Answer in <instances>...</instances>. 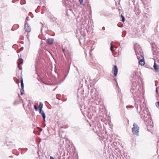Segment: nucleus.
Instances as JSON below:
<instances>
[{
  "mask_svg": "<svg viewBox=\"0 0 159 159\" xmlns=\"http://www.w3.org/2000/svg\"><path fill=\"white\" fill-rule=\"evenodd\" d=\"M135 105L137 111L139 112L141 118L145 122L148 120V117L151 118L149 116L148 109L144 107L143 103H142L141 102L139 103H137V104Z\"/></svg>",
  "mask_w": 159,
  "mask_h": 159,
  "instance_id": "f257e3e1",
  "label": "nucleus"
},
{
  "mask_svg": "<svg viewBox=\"0 0 159 159\" xmlns=\"http://www.w3.org/2000/svg\"><path fill=\"white\" fill-rule=\"evenodd\" d=\"M139 86L138 83L136 82H134L132 84V85L130 90L132 94L134 95V98L135 100V105L137 104V103H139L141 101L140 100V98L138 96V95L140 93Z\"/></svg>",
  "mask_w": 159,
  "mask_h": 159,
  "instance_id": "f03ea898",
  "label": "nucleus"
},
{
  "mask_svg": "<svg viewBox=\"0 0 159 159\" xmlns=\"http://www.w3.org/2000/svg\"><path fill=\"white\" fill-rule=\"evenodd\" d=\"M134 49L139 64L142 66H143L145 64V62L144 57L142 55V53L140 52L139 53L138 50L136 49L135 48H134Z\"/></svg>",
  "mask_w": 159,
  "mask_h": 159,
  "instance_id": "7ed1b4c3",
  "label": "nucleus"
},
{
  "mask_svg": "<svg viewBox=\"0 0 159 159\" xmlns=\"http://www.w3.org/2000/svg\"><path fill=\"white\" fill-rule=\"evenodd\" d=\"M148 122L147 121V120L145 122H146V124L148 131H150L153 128V123L151 118H148Z\"/></svg>",
  "mask_w": 159,
  "mask_h": 159,
  "instance_id": "20e7f679",
  "label": "nucleus"
},
{
  "mask_svg": "<svg viewBox=\"0 0 159 159\" xmlns=\"http://www.w3.org/2000/svg\"><path fill=\"white\" fill-rule=\"evenodd\" d=\"M148 122L147 121V120L145 122H146V124L148 131H150L153 128V123L151 118H148Z\"/></svg>",
  "mask_w": 159,
  "mask_h": 159,
  "instance_id": "39448f33",
  "label": "nucleus"
},
{
  "mask_svg": "<svg viewBox=\"0 0 159 159\" xmlns=\"http://www.w3.org/2000/svg\"><path fill=\"white\" fill-rule=\"evenodd\" d=\"M133 127L132 128V132L134 134L137 135H139V127L135 123H134L133 125Z\"/></svg>",
  "mask_w": 159,
  "mask_h": 159,
  "instance_id": "423d86ee",
  "label": "nucleus"
},
{
  "mask_svg": "<svg viewBox=\"0 0 159 159\" xmlns=\"http://www.w3.org/2000/svg\"><path fill=\"white\" fill-rule=\"evenodd\" d=\"M24 29L26 31L30 32L31 31V28L29 25L27 24L26 22L25 21V25Z\"/></svg>",
  "mask_w": 159,
  "mask_h": 159,
  "instance_id": "0eeeda50",
  "label": "nucleus"
},
{
  "mask_svg": "<svg viewBox=\"0 0 159 159\" xmlns=\"http://www.w3.org/2000/svg\"><path fill=\"white\" fill-rule=\"evenodd\" d=\"M54 39H53L49 38L45 39L46 43L48 44L51 45L53 43Z\"/></svg>",
  "mask_w": 159,
  "mask_h": 159,
  "instance_id": "6e6552de",
  "label": "nucleus"
},
{
  "mask_svg": "<svg viewBox=\"0 0 159 159\" xmlns=\"http://www.w3.org/2000/svg\"><path fill=\"white\" fill-rule=\"evenodd\" d=\"M113 71L114 72V74L115 76H116L118 73V69L116 65H114V68L113 70Z\"/></svg>",
  "mask_w": 159,
  "mask_h": 159,
  "instance_id": "1a4fd4ad",
  "label": "nucleus"
},
{
  "mask_svg": "<svg viewBox=\"0 0 159 159\" xmlns=\"http://www.w3.org/2000/svg\"><path fill=\"white\" fill-rule=\"evenodd\" d=\"M39 113L42 115V116L43 117V121L44 122H45V117H46L45 113H44V111L42 110H41V111H39Z\"/></svg>",
  "mask_w": 159,
  "mask_h": 159,
  "instance_id": "9d476101",
  "label": "nucleus"
},
{
  "mask_svg": "<svg viewBox=\"0 0 159 159\" xmlns=\"http://www.w3.org/2000/svg\"><path fill=\"white\" fill-rule=\"evenodd\" d=\"M154 68L156 71L158 72L159 71L158 66L157 65L155 62H154Z\"/></svg>",
  "mask_w": 159,
  "mask_h": 159,
  "instance_id": "9b49d317",
  "label": "nucleus"
},
{
  "mask_svg": "<svg viewBox=\"0 0 159 159\" xmlns=\"http://www.w3.org/2000/svg\"><path fill=\"white\" fill-rule=\"evenodd\" d=\"M23 59H19L18 60V67H19L20 65L22 64L23 63Z\"/></svg>",
  "mask_w": 159,
  "mask_h": 159,
  "instance_id": "f8f14e48",
  "label": "nucleus"
},
{
  "mask_svg": "<svg viewBox=\"0 0 159 159\" xmlns=\"http://www.w3.org/2000/svg\"><path fill=\"white\" fill-rule=\"evenodd\" d=\"M43 104L41 103V102H40L39 103V109L40 111H41L42 110V109L43 108Z\"/></svg>",
  "mask_w": 159,
  "mask_h": 159,
  "instance_id": "ddd939ff",
  "label": "nucleus"
},
{
  "mask_svg": "<svg viewBox=\"0 0 159 159\" xmlns=\"http://www.w3.org/2000/svg\"><path fill=\"white\" fill-rule=\"evenodd\" d=\"M21 87L22 89V90L24 91V83L23 82V80L22 78L21 80Z\"/></svg>",
  "mask_w": 159,
  "mask_h": 159,
  "instance_id": "4468645a",
  "label": "nucleus"
},
{
  "mask_svg": "<svg viewBox=\"0 0 159 159\" xmlns=\"http://www.w3.org/2000/svg\"><path fill=\"white\" fill-rule=\"evenodd\" d=\"M115 2L116 6L119 7L120 5V0H116Z\"/></svg>",
  "mask_w": 159,
  "mask_h": 159,
  "instance_id": "2eb2a0df",
  "label": "nucleus"
},
{
  "mask_svg": "<svg viewBox=\"0 0 159 159\" xmlns=\"http://www.w3.org/2000/svg\"><path fill=\"white\" fill-rule=\"evenodd\" d=\"M112 43L113 42H112L111 43L110 50L112 52H113L114 50H113V47L112 44Z\"/></svg>",
  "mask_w": 159,
  "mask_h": 159,
  "instance_id": "dca6fc26",
  "label": "nucleus"
},
{
  "mask_svg": "<svg viewBox=\"0 0 159 159\" xmlns=\"http://www.w3.org/2000/svg\"><path fill=\"white\" fill-rule=\"evenodd\" d=\"M121 17L122 18V21L123 22H124L125 21V18L124 17L122 14L121 15Z\"/></svg>",
  "mask_w": 159,
  "mask_h": 159,
  "instance_id": "f3484780",
  "label": "nucleus"
},
{
  "mask_svg": "<svg viewBox=\"0 0 159 159\" xmlns=\"http://www.w3.org/2000/svg\"><path fill=\"white\" fill-rule=\"evenodd\" d=\"M156 107L158 109L159 108V102H157L155 103Z\"/></svg>",
  "mask_w": 159,
  "mask_h": 159,
  "instance_id": "a211bd4d",
  "label": "nucleus"
},
{
  "mask_svg": "<svg viewBox=\"0 0 159 159\" xmlns=\"http://www.w3.org/2000/svg\"><path fill=\"white\" fill-rule=\"evenodd\" d=\"M79 1H80V3L81 5H84V2H83V0H79Z\"/></svg>",
  "mask_w": 159,
  "mask_h": 159,
  "instance_id": "6ab92c4d",
  "label": "nucleus"
},
{
  "mask_svg": "<svg viewBox=\"0 0 159 159\" xmlns=\"http://www.w3.org/2000/svg\"><path fill=\"white\" fill-rule=\"evenodd\" d=\"M34 107L36 111L38 110V107L35 105L34 106Z\"/></svg>",
  "mask_w": 159,
  "mask_h": 159,
  "instance_id": "aec40b11",
  "label": "nucleus"
},
{
  "mask_svg": "<svg viewBox=\"0 0 159 159\" xmlns=\"http://www.w3.org/2000/svg\"><path fill=\"white\" fill-rule=\"evenodd\" d=\"M62 52H64V54L65 55V48H62Z\"/></svg>",
  "mask_w": 159,
  "mask_h": 159,
  "instance_id": "412c9836",
  "label": "nucleus"
},
{
  "mask_svg": "<svg viewBox=\"0 0 159 159\" xmlns=\"http://www.w3.org/2000/svg\"><path fill=\"white\" fill-rule=\"evenodd\" d=\"M30 20L29 17H27L26 18V20Z\"/></svg>",
  "mask_w": 159,
  "mask_h": 159,
  "instance_id": "4be33fe9",
  "label": "nucleus"
},
{
  "mask_svg": "<svg viewBox=\"0 0 159 159\" xmlns=\"http://www.w3.org/2000/svg\"><path fill=\"white\" fill-rule=\"evenodd\" d=\"M50 159H54V158L52 156H51L50 157Z\"/></svg>",
  "mask_w": 159,
  "mask_h": 159,
  "instance_id": "5701e85b",
  "label": "nucleus"
},
{
  "mask_svg": "<svg viewBox=\"0 0 159 159\" xmlns=\"http://www.w3.org/2000/svg\"><path fill=\"white\" fill-rule=\"evenodd\" d=\"M156 92L157 93H158V91H157V88H156Z\"/></svg>",
  "mask_w": 159,
  "mask_h": 159,
  "instance_id": "b1692460",
  "label": "nucleus"
},
{
  "mask_svg": "<svg viewBox=\"0 0 159 159\" xmlns=\"http://www.w3.org/2000/svg\"><path fill=\"white\" fill-rule=\"evenodd\" d=\"M23 92H21V95H23Z\"/></svg>",
  "mask_w": 159,
  "mask_h": 159,
  "instance_id": "393cba45",
  "label": "nucleus"
},
{
  "mask_svg": "<svg viewBox=\"0 0 159 159\" xmlns=\"http://www.w3.org/2000/svg\"><path fill=\"white\" fill-rule=\"evenodd\" d=\"M27 38H28V39H29V38H28V37L27 36Z\"/></svg>",
  "mask_w": 159,
  "mask_h": 159,
  "instance_id": "a878e982",
  "label": "nucleus"
},
{
  "mask_svg": "<svg viewBox=\"0 0 159 159\" xmlns=\"http://www.w3.org/2000/svg\"><path fill=\"white\" fill-rule=\"evenodd\" d=\"M102 29H104V27H102Z\"/></svg>",
  "mask_w": 159,
  "mask_h": 159,
  "instance_id": "bb28decb",
  "label": "nucleus"
},
{
  "mask_svg": "<svg viewBox=\"0 0 159 159\" xmlns=\"http://www.w3.org/2000/svg\"><path fill=\"white\" fill-rule=\"evenodd\" d=\"M102 29H104V27H102Z\"/></svg>",
  "mask_w": 159,
  "mask_h": 159,
  "instance_id": "cd10ccee",
  "label": "nucleus"
}]
</instances>
